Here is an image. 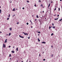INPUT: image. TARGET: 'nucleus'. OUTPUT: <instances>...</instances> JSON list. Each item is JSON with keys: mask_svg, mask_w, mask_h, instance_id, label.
I'll list each match as a JSON object with an SVG mask.
<instances>
[{"mask_svg": "<svg viewBox=\"0 0 62 62\" xmlns=\"http://www.w3.org/2000/svg\"><path fill=\"white\" fill-rule=\"evenodd\" d=\"M38 21H39V22L40 23V24L41 25V24H42V20L41 19H39Z\"/></svg>", "mask_w": 62, "mask_h": 62, "instance_id": "1", "label": "nucleus"}, {"mask_svg": "<svg viewBox=\"0 0 62 62\" xmlns=\"http://www.w3.org/2000/svg\"><path fill=\"white\" fill-rule=\"evenodd\" d=\"M23 33L24 34V35H27V36H28V33H25L24 32H23Z\"/></svg>", "mask_w": 62, "mask_h": 62, "instance_id": "2", "label": "nucleus"}, {"mask_svg": "<svg viewBox=\"0 0 62 62\" xmlns=\"http://www.w3.org/2000/svg\"><path fill=\"white\" fill-rule=\"evenodd\" d=\"M19 37H20V38H22V39H23V38H24V37L23 36H21V35H19Z\"/></svg>", "mask_w": 62, "mask_h": 62, "instance_id": "3", "label": "nucleus"}, {"mask_svg": "<svg viewBox=\"0 0 62 62\" xmlns=\"http://www.w3.org/2000/svg\"><path fill=\"white\" fill-rule=\"evenodd\" d=\"M3 48H6V46L5 45V44H3Z\"/></svg>", "mask_w": 62, "mask_h": 62, "instance_id": "4", "label": "nucleus"}, {"mask_svg": "<svg viewBox=\"0 0 62 62\" xmlns=\"http://www.w3.org/2000/svg\"><path fill=\"white\" fill-rule=\"evenodd\" d=\"M42 43H44V44H45L46 43V42H42Z\"/></svg>", "mask_w": 62, "mask_h": 62, "instance_id": "5", "label": "nucleus"}, {"mask_svg": "<svg viewBox=\"0 0 62 62\" xmlns=\"http://www.w3.org/2000/svg\"><path fill=\"white\" fill-rule=\"evenodd\" d=\"M11 52L12 53H15V51H12Z\"/></svg>", "mask_w": 62, "mask_h": 62, "instance_id": "6", "label": "nucleus"}, {"mask_svg": "<svg viewBox=\"0 0 62 62\" xmlns=\"http://www.w3.org/2000/svg\"><path fill=\"white\" fill-rule=\"evenodd\" d=\"M38 41H39H39H40V40L39 39V38H38Z\"/></svg>", "mask_w": 62, "mask_h": 62, "instance_id": "7", "label": "nucleus"}, {"mask_svg": "<svg viewBox=\"0 0 62 62\" xmlns=\"http://www.w3.org/2000/svg\"><path fill=\"white\" fill-rule=\"evenodd\" d=\"M58 18H59L58 17L57 18H55L54 20H58Z\"/></svg>", "mask_w": 62, "mask_h": 62, "instance_id": "8", "label": "nucleus"}, {"mask_svg": "<svg viewBox=\"0 0 62 62\" xmlns=\"http://www.w3.org/2000/svg\"><path fill=\"white\" fill-rule=\"evenodd\" d=\"M13 11H15V8H14L13 10Z\"/></svg>", "mask_w": 62, "mask_h": 62, "instance_id": "9", "label": "nucleus"}, {"mask_svg": "<svg viewBox=\"0 0 62 62\" xmlns=\"http://www.w3.org/2000/svg\"><path fill=\"white\" fill-rule=\"evenodd\" d=\"M55 26H53V29H55Z\"/></svg>", "mask_w": 62, "mask_h": 62, "instance_id": "10", "label": "nucleus"}, {"mask_svg": "<svg viewBox=\"0 0 62 62\" xmlns=\"http://www.w3.org/2000/svg\"><path fill=\"white\" fill-rule=\"evenodd\" d=\"M9 56V57H11V54H10Z\"/></svg>", "mask_w": 62, "mask_h": 62, "instance_id": "11", "label": "nucleus"}, {"mask_svg": "<svg viewBox=\"0 0 62 62\" xmlns=\"http://www.w3.org/2000/svg\"><path fill=\"white\" fill-rule=\"evenodd\" d=\"M36 17L37 18H39V17L38 15H37Z\"/></svg>", "mask_w": 62, "mask_h": 62, "instance_id": "12", "label": "nucleus"}, {"mask_svg": "<svg viewBox=\"0 0 62 62\" xmlns=\"http://www.w3.org/2000/svg\"><path fill=\"white\" fill-rule=\"evenodd\" d=\"M16 50L17 51H18V48L17 47L16 48Z\"/></svg>", "mask_w": 62, "mask_h": 62, "instance_id": "13", "label": "nucleus"}, {"mask_svg": "<svg viewBox=\"0 0 62 62\" xmlns=\"http://www.w3.org/2000/svg\"><path fill=\"white\" fill-rule=\"evenodd\" d=\"M10 35H11V33H9L8 34V36H10Z\"/></svg>", "mask_w": 62, "mask_h": 62, "instance_id": "14", "label": "nucleus"}, {"mask_svg": "<svg viewBox=\"0 0 62 62\" xmlns=\"http://www.w3.org/2000/svg\"><path fill=\"white\" fill-rule=\"evenodd\" d=\"M1 9H0V14H1Z\"/></svg>", "mask_w": 62, "mask_h": 62, "instance_id": "15", "label": "nucleus"}, {"mask_svg": "<svg viewBox=\"0 0 62 62\" xmlns=\"http://www.w3.org/2000/svg\"><path fill=\"white\" fill-rule=\"evenodd\" d=\"M38 33H40V31H37Z\"/></svg>", "mask_w": 62, "mask_h": 62, "instance_id": "16", "label": "nucleus"}, {"mask_svg": "<svg viewBox=\"0 0 62 62\" xmlns=\"http://www.w3.org/2000/svg\"><path fill=\"white\" fill-rule=\"evenodd\" d=\"M50 4H49L48 6V8H49V7H50Z\"/></svg>", "mask_w": 62, "mask_h": 62, "instance_id": "17", "label": "nucleus"}, {"mask_svg": "<svg viewBox=\"0 0 62 62\" xmlns=\"http://www.w3.org/2000/svg\"><path fill=\"white\" fill-rule=\"evenodd\" d=\"M51 28V27L50 26L49 27V29H51L50 28Z\"/></svg>", "mask_w": 62, "mask_h": 62, "instance_id": "18", "label": "nucleus"}, {"mask_svg": "<svg viewBox=\"0 0 62 62\" xmlns=\"http://www.w3.org/2000/svg\"><path fill=\"white\" fill-rule=\"evenodd\" d=\"M53 35H54V33H52L51 34V36H53Z\"/></svg>", "mask_w": 62, "mask_h": 62, "instance_id": "19", "label": "nucleus"}, {"mask_svg": "<svg viewBox=\"0 0 62 62\" xmlns=\"http://www.w3.org/2000/svg\"><path fill=\"white\" fill-rule=\"evenodd\" d=\"M4 42L5 43H7V41L5 40Z\"/></svg>", "mask_w": 62, "mask_h": 62, "instance_id": "20", "label": "nucleus"}, {"mask_svg": "<svg viewBox=\"0 0 62 62\" xmlns=\"http://www.w3.org/2000/svg\"><path fill=\"white\" fill-rule=\"evenodd\" d=\"M9 18H7V20H9Z\"/></svg>", "mask_w": 62, "mask_h": 62, "instance_id": "21", "label": "nucleus"}, {"mask_svg": "<svg viewBox=\"0 0 62 62\" xmlns=\"http://www.w3.org/2000/svg\"><path fill=\"white\" fill-rule=\"evenodd\" d=\"M26 24L27 25H28V24H29V23H27Z\"/></svg>", "mask_w": 62, "mask_h": 62, "instance_id": "22", "label": "nucleus"}, {"mask_svg": "<svg viewBox=\"0 0 62 62\" xmlns=\"http://www.w3.org/2000/svg\"><path fill=\"white\" fill-rule=\"evenodd\" d=\"M10 16V15L9 14L8 16V17H9Z\"/></svg>", "mask_w": 62, "mask_h": 62, "instance_id": "23", "label": "nucleus"}, {"mask_svg": "<svg viewBox=\"0 0 62 62\" xmlns=\"http://www.w3.org/2000/svg\"><path fill=\"white\" fill-rule=\"evenodd\" d=\"M12 29V28H10V30L11 31V30Z\"/></svg>", "mask_w": 62, "mask_h": 62, "instance_id": "24", "label": "nucleus"}, {"mask_svg": "<svg viewBox=\"0 0 62 62\" xmlns=\"http://www.w3.org/2000/svg\"><path fill=\"white\" fill-rule=\"evenodd\" d=\"M39 2H41V0H39Z\"/></svg>", "mask_w": 62, "mask_h": 62, "instance_id": "25", "label": "nucleus"}, {"mask_svg": "<svg viewBox=\"0 0 62 62\" xmlns=\"http://www.w3.org/2000/svg\"><path fill=\"white\" fill-rule=\"evenodd\" d=\"M62 19H61L60 20H59V21H62Z\"/></svg>", "mask_w": 62, "mask_h": 62, "instance_id": "26", "label": "nucleus"}, {"mask_svg": "<svg viewBox=\"0 0 62 62\" xmlns=\"http://www.w3.org/2000/svg\"><path fill=\"white\" fill-rule=\"evenodd\" d=\"M53 55H54V54H52V55H51V57H53Z\"/></svg>", "mask_w": 62, "mask_h": 62, "instance_id": "27", "label": "nucleus"}, {"mask_svg": "<svg viewBox=\"0 0 62 62\" xmlns=\"http://www.w3.org/2000/svg\"><path fill=\"white\" fill-rule=\"evenodd\" d=\"M41 7H43V5L42 4H41Z\"/></svg>", "mask_w": 62, "mask_h": 62, "instance_id": "28", "label": "nucleus"}, {"mask_svg": "<svg viewBox=\"0 0 62 62\" xmlns=\"http://www.w3.org/2000/svg\"><path fill=\"white\" fill-rule=\"evenodd\" d=\"M19 23L17 22V23L16 24H19Z\"/></svg>", "mask_w": 62, "mask_h": 62, "instance_id": "29", "label": "nucleus"}, {"mask_svg": "<svg viewBox=\"0 0 62 62\" xmlns=\"http://www.w3.org/2000/svg\"><path fill=\"white\" fill-rule=\"evenodd\" d=\"M60 8H59V9H58L59 11L60 10Z\"/></svg>", "mask_w": 62, "mask_h": 62, "instance_id": "30", "label": "nucleus"}, {"mask_svg": "<svg viewBox=\"0 0 62 62\" xmlns=\"http://www.w3.org/2000/svg\"><path fill=\"white\" fill-rule=\"evenodd\" d=\"M43 61H45V59H43Z\"/></svg>", "mask_w": 62, "mask_h": 62, "instance_id": "31", "label": "nucleus"}, {"mask_svg": "<svg viewBox=\"0 0 62 62\" xmlns=\"http://www.w3.org/2000/svg\"><path fill=\"white\" fill-rule=\"evenodd\" d=\"M22 9H24V8L23 7L22 8Z\"/></svg>", "mask_w": 62, "mask_h": 62, "instance_id": "32", "label": "nucleus"}, {"mask_svg": "<svg viewBox=\"0 0 62 62\" xmlns=\"http://www.w3.org/2000/svg\"><path fill=\"white\" fill-rule=\"evenodd\" d=\"M10 47H11V46H8V47L9 48H10Z\"/></svg>", "mask_w": 62, "mask_h": 62, "instance_id": "33", "label": "nucleus"}, {"mask_svg": "<svg viewBox=\"0 0 62 62\" xmlns=\"http://www.w3.org/2000/svg\"><path fill=\"white\" fill-rule=\"evenodd\" d=\"M52 24V25H53V26H54V23H53Z\"/></svg>", "mask_w": 62, "mask_h": 62, "instance_id": "34", "label": "nucleus"}, {"mask_svg": "<svg viewBox=\"0 0 62 62\" xmlns=\"http://www.w3.org/2000/svg\"><path fill=\"white\" fill-rule=\"evenodd\" d=\"M54 10H56V8H55V9Z\"/></svg>", "mask_w": 62, "mask_h": 62, "instance_id": "35", "label": "nucleus"}, {"mask_svg": "<svg viewBox=\"0 0 62 62\" xmlns=\"http://www.w3.org/2000/svg\"><path fill=\"white\" fill-rule=\"evenodd\" d=\"M59 15H58L57 16V17H59Z\"/></svg>", "mask_w": 62, "mask_h": 62, "instance_id": "36", "label": "nucleus"}, {"mask_svg": "<svg viewBox=\"0 0 62 62\" xmlns=\"http://www.w3.org/2000/svg\"><path fill=\"white\" fill-rule=\"evenodd\" d=\"M39 56H40V54H39Z\"/></svg>", "mask_w": 62, "mask_h": 62, "instance_id": "37", "label": "nucleus"}, {"mask_svg": "<svg viewBox=\"0 0 62 62\" xmlns=\"http://www.w3.org/2000/svg\"><path fill=\"white\" fill-rule=\"evenodd\" d=\"M34 6H35V7H36V4H35L34 5Z\"/></svg>", "mask_w": 62, "mask_h": 62, "instance_id": "38", "label": "nucleus"}, {"mask_svg": "<svg viewBox=\"0 0 62 62\" xmlns=\"http://www.w3.org/2000/svg\"><path fill=\"white\" fill-rule=\"evenodd\" d=\"M27 2H28V3H29V1H27Z\"/></svg>", "mask_w": 62, "mask_h": 62, "instance_id": "39", "label": "nucleus"}, {"mask_svg": "<svg viewBox=\"0 0 62 62\" xmlns=\"http://www.w3.org/2000/svg\"><path fill=\"white\" fill-rule=\"evenodd\" d=\"M28 39H30V37H28Z\"/></svg>", "mask_w": 62, "mask_h": 62, "instance_id": "40", "label": "nucleus"}, {"mask_svg": "<svg viewBox=\"0 0 62 62\" xmlns=\"http://www.w3.org/2000/svg\"><path fill=\"white\" fill-rule=\"evenodd\" d=\"M30 21L31 22V23H32V21H31L30 20Z\"/></svg>", "mask_w": 62, "mask_h": 62, "instance_id": "41", "label": "nucleus"}, {"mask_svg": "<svg viewBox=\"0 0 62 62\" xmlns=\"http://www.w3.org/2000/svg\"><path fill=\"white\" fill-rule=\"evenodd\" d=\"M56 15H55L54 16H56Z\"/></svg>", "mask_w": 62, "mask_h": 62, "instance_id": "42", "label": "nucleus"}, {"mask_svg": "<svg viewBox=\"0 0 62 62\" xmlns=\"http://www.w3.org/2000/svg\"><path fill=\"white\" fill-rule=\"evenodd\" d=\"M37 19H35V21H37Z\"/></svg>", "mask_w": 62, "mask_h": 62, "instance_id": "43", "label": "nucleus"}, {"mask_svg": "<svg viewBox=\"0 0 62 62\" xmlns=\"http://www.w3.org/2000/svg\"><path fill=\"white\" fill-rule=\"evenodd\" d=\"M15 16V15H14L13 16V17L14 16Z\"/></svg>", "mask_w": 62, "mask_h": 62, "instance_id": "44", "label": "nucleus"}, {"mask_svg": "<svg viewBox=\"0 0 62 62\" xmlns=\"http://www.w3.org/2000/svg\"><path fill=\"white\" fill-rule=\"evenodd\" d=\"M7 40H8V39H6L5 40L6 41H7Z\"/></svg>", "mask_w": 62, "mask_h": 62, "instance_id": "45", "label": "nucleus"}, {"mask_svg": "<svg viewBox=\"0 0 62 62\" xmlns=\"http://www.w3.org/2000/svg\"><path fill=\"white\" fill-rule=\"evenodd\" d=\"M31 28H33V26H31Z\"/></svg>", "mask_w": 62, "mask_h": 62, "instance_id": "46", "label": "nucleus"}, {"mask_svg": "<svg viewBox=\"0 0 62 62\" xmlns=\"http://www.w3.org/2000/svg\"><path fill=\"white\" fill-rule=\"evenodd\" d=\"M55 30H56V31H57V30H56V29H55Z\"/></svg>", "mask_w": 62, "mask_h": 62, "instance_id": "47", "label": "nucleus"}, {"mask_svg": "<svg viewBox=\"0 0 62 62\" xmlns=\"http://www.w3.org/2000/svg\"><path fill=\"white\" fill-rule=\"evenodd\" d=\"M38 36H39V34H38Z\"/></svg>", "mask_w": 62, "mask_h": 62, "instance_id": "48", "label": "nucleus"}, {"mask_svg": "<svg viewBox=\"0 0 62 62\" xmlns=\"http://www.w3.org/2000/svg\"><path fill=\"white\" fill-rule=\"evenodd\" d=\"M0 33H2V32L1 31L0 32Z\"/></svg>", "mask_w": 62, "mask_h": 62, "instance_id": "49", "label": "nucleus"}, {"mask_svg": "<svg viewBox=\"0 0 62 62\" xmlns=\"http://www.w3.org/2000/svg\"><path fill=\"white\" fill-rule=\"evenodd\" d=\"M42 13V12H40V13Z\"/></svg>", "mask_w": 62, "mask_h": 62, "instance_id": "50", "label": "nucleus"}, {"mask_svg": "<svg viewBox=\"0 0 62 62\" xmlns=\"http://www.w3.org/2000/svg\"><path fill=\"white\" fill-rule=\"evenodd\" d=\"M31 48H33V47H31Z\"/></svg>", "mask_w": 62, "mask_h": 62, "instance_id": "51", "label": "nucleus"}, {"mask_svg": "<svg viewBox=\"0 0 62 62\" xmlns=\"http://www.w3.org/2000/svg\"><path fill=\"white\" fill-rule=\"evenodd\" d=\"M16 10H18V9L16 8Z\"/></svg>", "mask_w": 62, "mask_h": 62, "instance_id": "52", "label": "nucleus"}, {"mask_svg": "<svg viewBox=\"0 0 62 62\" xmlns=\"http://www.w3.org/2000/svg\"><path fill=\"white\" fill-rule=\"evenodd\" d=\"M60 1H61H61H62V0H60Z\"/></svg>", "mask_w": 62, "mask_h": 62, "instance_id": "53", "label": "nucleus"}, {"mask_svg": "<svg viewBox=\"0 0 62 62\" xmlns=\"http://www.w3.org/2000/svg\"><path fill=\"white\" fill-rule=\"evenodd\" d=\"M53 46H52L51 47H52Z\"/></svg>", "mask_w": 62, "mask_h": 62, "instance_id": "54", "label": "nucleus"}, {"mask_svg": "<svg viewBox=\"0 0 62 62\" xmlns=\"http://www.w3.org/2000/svg\"><path fill=\"white\" fill-rule=\"evenodd\" d=\"M13 48H14V46H13Z\"/></svg>", "mask_w": 62, "mask_h": 62, "instance_id": "55", "label": "nucleus"}, {"mask_svg": "<svg viewBox=\"0 0 62 62\" xmlns=\"http://www.w3.org/2000/svg\"><path fill=\"white\" fill-rule=\"evenodd\" d=\"M43 13H44V11H43Z\"/></svg>", "mask_w": 62, "mask_h": 62, "instance_id": "56", "label": "nucleus"}, {"mask_svg": "<svg viewBox=\"0 0 62 62\" xmlns=\"http://www.w3.org/2000/svg\"><path fill=\"white\" fill-rule=\"evenodd\" d=\"M8 34H6V36H8Z\"/></svg>", "mask_w": 62, "mask_h": 62, "instance_id": "57", "label": "nucleus"}, {"mask_svg": "<svg viewBox=\"0 0 62 62\" xmlns=\"http://www.w3.org/2000/svg\"><path fill=\"white\" fill-rule=\"evenodd\" d=\"M10 3H12V1H10Z\"/></svg>", "mask_w": 62, "mask_h": 62, "instance_id": "58", "label": "nucleus"}, {"mask_svg": "<svg viewBox=\"0 0 62 62\" xmlns=\"http://www.w3.org/2000/svg\"><path fill=\"white\" fill-rule=\"evenodd\" d=\"M0 8H1V7L0 6Z\"/></svg>", "mask_w": 62, "mask_h": 62, "instance_id": "59", "label": "nucleus"}, {"mask_svg": "<svg viewBox=\"0 0 62 62\" xmlns=\"http://www.w3.org/2000/svg\"><path fill=\"white\" fill-rule=\"evenodd\" d=\"M11 59V58H10V59Z\"/></svg>", "mask_w": 62, "mask_h": 62, "instance_id": "60", "label": "nucleus"}, {"mask_svg": "<svg viewBox=\"0 0 62 62\" xmlns=\"http://www.w3.org/2000/svg\"><path fill=\"white\" fill-rule=\"evenodd\" d=\"M31 24H32V23H31Z\"/></svg>", "mask_w": 62, "mask_h": 62, "instance_id": "61", "label": "nucleus"}, {"mask_svg": "<svg viewBox=\"0 0 62 62\" xmlns=\"http://www.w3.org/2000/svg\"><path fill=\"white\" fill-rule=\"evenodd\" d=\"M34 16V15H32V16L33 17Z\"/></svg>", "mask_w": 62, "mask_h": 62, "instance_id": "62", "label": "nucleus"}, {"mask_svg": "<svg viewBox=\"0 0 62 62\" xmlns=\"http://www.w3.org/2000/svg\"><path fill=\"white\" fill-rule=\"evenodd\" d=\"M22 62H23V61H22Z\"/></svg>", "mask_w": 62, "mask_h": 62, "instance_id": "63", "label": "nucleus"}, {"mask_svg": "<svg viewBox=\"0 0 62 62\" xmlns=\"http://www.w3.org/2000/svg\"><path fill=\"white\" fill-rule=\"evenodd\" d=\"M29 62H31V61H30Z\"/></svg>", "mask_w": 62, "mask_h": 62, "instance_id": "64", "label": "nucleus"}]
</instances>
